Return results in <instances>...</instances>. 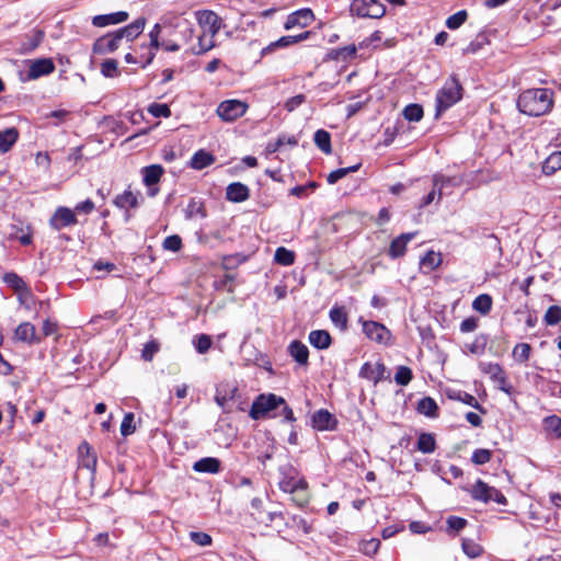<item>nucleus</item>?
<instances>
[{
  "mask_svg": "<svg viewBox=\"0 0 561 561\" xmlns=\"http://www.w3.org/2000/svg\"><path fill=\"white\" fill-rule=\"evenodd\" d=\"M553 91L548 88H533L523 91L517 98V108L528 116H541L553 107Z\"/></svg>",
  "mask_w": 561,
  "mask_h": 561,
  "instance_id": "obj_1",
  "label": "nucleus"
},
{
  "mask_svg": "<svg viewBox=\"0 0 561 561\" xmlns=\"http://www.w3.org/2000/svg\"><path fill=\"white\" fill-rule=\"evenodd\" d=\"M463 94V88L456 75L449 76L435 96V118L456 105Z\"/></svg>",
  "mask_w": 561,
  "mask_h": 561,
  "instance_id": "obj_2",
  "label": "nucleus"
},
{
  "mask_svg": "<svg viewBox=\"0 0 561 561\" xmlns=\"http://www.w3.org/2000/svg\"><path fill=\"white\" fill-rule=\"evenodd\" d=\"M282 404H285L283 397L275 393H260L251 404L249 416L254 421L276 417Z\"/></svg>",
  "mask_w": 561,
  "mask_h": 561,
  "instance_id": "obj_3",
  "label": "nucleus"
},
{
  "mask_svg": "<svg viewBox=\"0 0 561 561\" xmlns=\"http://www.w3.org/2000/svg\"><path fill=\"white\" fill-rule=\"evenodd\" d=\"M471 496L476 501H480L482 503H489L491 501L506 505L507 499L506 496L496 488L489 485L483 480L478 479L471 488Z\"/></svg>",
  "mask_w": 561,
  "mask_h": 561,
  "instance_id": "obj_4",
  "label": "nucleus"
},
{
  "mask_svg": "<svg viewBox=\"0 0 561 561\" xmlns=\"http://www.w3.org/2000/svg\"><path fill=\"white\" fill-rule=\"evenodd\" d=\"M358 321L362 323L363 333L368 340L382 345L392 344L391 331L385 324L374 320H364L363 317Z\"/></svg>",
  "mask_w": 561,
  "mask_h": 561,
  "instance_id": "obj_5",
  "label": "nucleus"
},
{
  "mask_svg": "<svg viewBox=\"0 0 561 561\" xmlns=\"http://www.w3.org/2000/svg\"><path fill=\"white\" fill-rule=\"evenodd\" d=\"M248 110L247 103L239 100H226L217 107V114L224 122H233L243 116Z\"/></svg>",
  "mask_w": 561,
  "mask_h": 561,
  "instance_id": "obj_6",
  "label": "nucleus"
},
{
  "mask_svg": "<svg viewBox=\"0 0 561 561\" xmlns=\"http://www.w3.org/2000/svg\"><path fill=\"white\" fill-rule=\"evenodd\" d=\"M294 471L295 469L291 466L280 468L282 478L278 486L285 493L293 494L298 491H305L308 488V483L304 478L296 479L291 474Z\"/></svg>",
  "mask_w": 561,
  "mask_h": 561,
  "instance_id": "obj_7",
  "label": "nucleus"
},
{
  "mask_svg": "<svg viewBox=\"0 0 561 561\" xmlns=\"http://www.w3.org/2000/svg\"><path fill=\"white\" fill-rule=\"evenodd\" d=\"M121 38L115 31L96 38L92 46V51L96 55H106L116 51L121 46Z\"/></svg>",
  "mask_w": 561,
  "mask_h": 561,
  "instance_id": "obj_8",
  "label": "nucleus"
},
{
  "mask_svg": "<svg viewBox=\"0 0 561 561\" xmlns=\"http://www.w3.org/2000/svg\"><path fill=\"white\" fill-rule=\"evenodd\" d=\"M339 420L327 409H320L311 415V426L319 432L335 431Z\"/></svg>",
  "mask_w": 561,
  "mask_h": 561,
  "instance_id": "obj_9",
  "label": "nucleus"
},
{
  "mask_svg": "<svg viewBox=\"0 0 561 561\" xmlns=\"http://www.w3.org/2000/svg\"><path fill=\"white\" fill-rule=\"evenodd\" d=\"M313 20L314 14L312 10L309 8H302L287 15L284 28L288 31L296 26L307 27L313 22Z\"/></svg>",
  "mask_w": 561,
  "mask_h": 561,
  "instance_id": "obj_10",
  "label": "nucleus"
},
{
  "mask_svg": "<svg viewBox=\"0 0 561 561\" xmlns=\"http://www.w3.org/2000/svg\"><path fill=\"white\" fill-rule=\"evenodd\" d=\"M96 455L92 451L87 442H82L78 447V470H88L93 476L96 467Z\"/></svg>",
  "mask_w": 561,
  "mask_h": 561,
  "instance_id": "obj_11",
  "label": "nucleus"
},
{
  "mask_svg": "<svg viewBox=\"0 0 561 561\" xmlns=\"http://www.w3.org/2000/svg\"><path fill=\"white\" fill-rule=\"evenodd\" d=\"M311 34H312L311 31H305L298 35L282 36L277 41H275V42L271 43L270 45H267L266 47H264L262 49V56H265L266 54L274 51L276 48H286L294 44L304 42V41L308 39L311 36Z\"/></svg>",
  "mask_w": 561,
  "mask_h": 561,
  "instance_id": "obj_12",
  "label": "nucleus"
},
{
  "mask_svg": "<svg viewBox=\"0 0 561 561\" xmlns=\"http://www.w3.org/2000/svg\"><path fill=\"white\" fill-rule=\"evenodd\" d=\"M145 25L146 19L140 16L131 23L115 30V32L121 41L126 39V42H133L144 32Z\"/></svg>",
  "mask_w": 561,
  "mask_h": 561,
  "instance_id": "obj_13",
  "label": "nucleus"
},
{
  "mask_svg": "<svg viewBox=\"0 0 561 561\" xmlns=\"http://www.w3.org/2000/svg\"><path fill=\"white\" fill-rule=\"evenodd\" d=\"M416 232H405L396 237L389 245L388 256L392 260L402 257L405 254L408 243L414 239Z\"/></svg>",
  "mask_w": 561,
  "mask_h": 561,
  "instance_id": "obj_14",
  "label": "nucleus"
},
{
  "mask_svg": "<svg viewBox=\"0 0 561 561\" xmlns=\"http://www.w3.org/2000/svg\"><path fill=\"white\" fill-rule=\"evenodd\" d=\"M386 366L381 362H377L373 366L369 362L362 365L358 376L360 378L373 381L375 385L385 378Z\"/></svg>",
  "mask_w": 561,
  "mask_h": 561,
  "instance_id": "obj_15",
  "label": "nucleus"
},
{
  "mask_svg": "<svg viewBox=\"0 0 561 561\" xmlns=\"http://www.w3.org/2000/svg\"><path fill=\"white\" fill-rule=\"evenodd\" d=\"M142 199L139 192L134 193L130 190H125L114 198V205L121 209L129 210L139 207Z\"/></svg>",
  "mask_w": 561,
  "mask_h": 561,
  "instance_id": "obj_16",
  "label": "nucleus"
},
{
  "mask_svg": "<svg viewBox=\"0 0 561 561\" xmlns=\"http://www.w3.org/2000/svg\"><path fill=\"white\" fill-rule=\"evenodd\" d=\"M128 12L116 11L107 14H99L92 18V24L96 27H105L108 25H116L124 23L128 20Z\"/></svg>",
  "mask_w": 561,
  "mask_h": 561,
  "instance_id": "obj_17",
  "label": "nucleus"
},
{
  "mask_svg": "<svg viewBox=\"0 0 561 561\" xmlns=\"http://www.w3.org/2000/svg\"><path fill=\"white\" fill-rule=\"evenodd\" d=\"M192 469L198 473L217 474L222 470V466L219 458L203 457L193 463Z\"/></svg>",
  "mask_w": 561,
  "mask_h": 561,
  "instance_id": "obj_18",
  "label": "nucleus"
},
{
  "mask_svg": "<svg viewBox=\"0 0 561 561\" xmlns=\"http://www.w3.org/2000/svg\"><path fill=\"white\" fill-rule=\"evenodd\" d=\"M55 69L54 62L49 58H41L33 60L30 65L28 79H37L51 73Z\"/></svg>",
  "mask_w": 561,
  "mask_h": 561,
  "instance_id": "obj_19",
  "label": "nucleus"
},
{
  "mask_svg": "<svg viewBox=\"0 0 561 561\" xmlns=\"http://www.w3.org/2000/svg\"><path fill=\"white\" fill-rule=\"evenodd\" d=\"M198 22L201 25L209 27L211 36H215L224 25L222 19L211 10L198 12Z\"/></svg>",
  "mask_w": 561,
  "mask_h": 561,
  "instance_id": "obj_20",
  "label": "nucleus"
},
{
  "mask_svg": "<svg viewBox=\"0 0 561 561\" xmlns=\"http://www.w3.org/2000/svg\"><path fill=\"white\" fill-rule=\"evenodd\" d=\"M250 197L249 187L241 182H232L226 187V199L232 203H243Z\"/></svg>",
  "mask_w": 561,
  "mask_h": 561,
  "instance_id": "obj_21",
  "label": "nucleus"
},
{
  "mask_svg": "<svg viewBox=\"0 0 561 561\" xmlns=\"http://www.w3.org/2000/svg\"><path fill=\"white\" fill-rule=\"evenodd\" d=\"M237 392L238 388L236 386L228 382L220 383L216 387L215 402L224 412H227L226 403L230 400H234Z\"/></svg>",
  "mask_w": 561,
  "mask_h": 561,
  "instance_id": "obj_22",
  "label": "nucleus"
},
{
  "mask_svg": "<svg viewBox=\"0 0 561 561\" xmlns=\"http://www.w3.org/2000/svg\"><path fill=\"white\" fill-rule=\"evenodd\" d=\"M288 353L293 357V359L299 364L307 366L309 364V350L299 340H294L288 345Z\"/></svg>",
  "mask_w": 561,
  "mask_h": 561,
  "instance_id": "obj_23",
  "label": "nucleus"
},
{
  "mask_svg": "<svg viewBox=\"0 0 561 561\" xmlns=\"http://www.w3.org/2000/svg\"><path fill=\"white\" fill-rule=\"evenodd\" d=\"M356 51L357 48L354 44L339 48H332L327 53L324 60L345 62L353 59L356 56Z\"/></svg>",
  "mask_w": 561,
  "mask_h": 561,
  "instance_id": "obj_24",
  "label": "nucleus"
},
{
  "mask_svg": "<svg viewBox=\"0 0 561 561\" xmlns=\"http://www.w3.org/2000/svg\"><path fill=\"white\" fill-rule=\"evenodd\" d=\"M215 161L216 157L211 152L205 149H199L192 156L188 165L192 169L199 171L211 165Z\"/></svg>",
  "mask_w": 561,
  "mask_h": 561,
  "instance_id": "obj_25",
  "label": "nucleus"
},
{
  "mask_svg": "<svg viewBox=\"0 0 561 561\" xmlns=\"http://www.w3.org/2000/svg\"><path fill=\"white\" fill-rule=\"evenodd\" d=\"M309 343L317 350H328L332 344V337L327 330H313L308 335Z\"/></svg>",
  "mask_w": 561,
  "mask_h": 561,
  "instance_id": "obj_26",
  "label": "nucleus"
},
{
  "mask_svg": "<svg viewBox=\"0 0 561 561\" xmlns=\"http://www.w3.org/2000/svg\"><path fill=\"white\" fill-rule=\"evenodd\" d=\"M140 173L145 185L159 184L164 173V169L161 164H150L141 168Z\"/></svg>",
  "mask_w": 561,
  "mask_h": 561,
  "instance_id": "obj_27",
  "label": "nucleus"
},
{
  "mask_svg": "<svg viewBox=\"0 0 561 561\" xmlns=\"http://www.w3.org/2000/svg\"><path fill=\"white\" fill-rule=\"evenodd\" d=\"M448 398L451 400L460 401L481 413H486V410L478 402V400L470 393L461 390H454L447 393Z\"/></svg>",
  "mask_w": 561,
  "mask_h": 561,
  "instance_id": "obj_28",
  "label": "nucleus"
},
{
  "mask_svg": "<svg viewBox=\"0 0 561 561\" xmlns=\"http://www.w3.org/2000/svg\"><path fill=\"white\" fill-rule=\"evenodd\" d=\"M185 219H193L195 217L205 218L207 216V211L205 208V204L201 198L192 197L188 201V204L184 210Z\"/></svg>",
  "mask_w": 561,
  "mask_h": 561,
  "instance_id": "obj_29",
  "label": "nucleus"
},
{
  "mask_svg": "<svg viewBox=\"0 0 561 561\" xmlns=\"http://www.w3.org/2000/svg\"><path fill=\"white\" fill-rule=\"evenodd\" d=\"M438 405L436 401L432 397H423L419 400L416 411L420 414H423L427 417H437L438 416Z\"/></svg>",
  "mask_w": 561,
  "mask_h": 561,
  "instance_id": "obj_30",
  "label": "nucleus"
},
{
  "mask_svg": "<svg viewBox=\"0 0 561 561\" xmlns=\"http://www.w3.org/2000/svg\"><path fill=\"white\" fill-rule=\"evenodd\" d=\"M49 224L55 230L70 226V208L59 207L51 216Z\"/></svg>",
  "mask_w": 561,
  "mask_h": 561,
  "instance_id": "obj_31",
  "label": "nucleus"
},
{
  "mask_svg": "<svg viewBox=\"0 0 561 561\" xmlns=\"http://www.w3.org/2000/svg\"><path fill=\"white\" fill-rule=\"evenodd\" d=\"M313 141L323 153H332L331 134L328 130L318 129L313 135Z\"/></svg>",
  "mask_w": 561,
  "mask_h": 561,
  "instance_id": "obj_32",
  "label": "nucleus"
},
{
  "mask_svg": "<svg viewBox=\"0 0 561 561\" xmlns=\"http://www.w3.org/2000/svg\"><path fill=\"white\" fill-rule=\"evenodd\" d=\"M416 448L423 454H432L436 449V439L432 433H421L417 437Z\"/></svg>",
  "mask_w": 561,
  "mask_h": 561,
  "instance_id": "obj_33",
  "label": "nucleus"
},
{
  "mask_svg": "<svg viewBox=\"0 0 561 561\" xmlns=\"http://www.w3.org/2000/svg\"><path fill=\"white\" fill-rule=\"evenodd\" d=\"M16 340L25 343H33L36 340L35 327L30 322L21 323L15 330Z\"/></svg>",
  "mask_w": 561,
  "mask_h": 561,
  "instance_id": "obj_34",
  "label": "nucleus"
},
{
  "mask_svg": "<svg viewBox=\"0 0 561 561\" xmlns=\"http://www.w3.org/2000/svg\"><path fill=\"white\" fill-rule=\"evenodd\" d=\"M331 322L342 331L347 329V313L343 307L334 306L329 312Z\"/></svg>",
  "mask_w": 561,
  "mask_h": 561,
  "instance_id": "obj_35",
  "label": "nucleus"
},
{
  "mask_svg": "<svg viewBox=\"0 0 561 561\" xmlns=\"http://www.w3.org/2000/svg\"><path fill=\"white\" fill-rule=\"evenodd\" d=\"M18 138L19 133L14 127L0 130V150L2 152L9 151L16 142Z\"/></svg>",
  "mask_w": 561,
  "mask_h": 561,
  "instance_id": "obj_36",
  "label": "nucleus"
},
{
  "mask_svg": "<svg viewBox=\"0 0 561 561\" xmlns=\"http://www.w3.org/2000/svg\"><path fill=\"white\" fill-rule=\"evenodd\" d=\"M296 253L285 247H278L274 253V261L282 266H290L295 263Z\"/></svg>",
  "mask_w": 561,
  "mask_h": 561,
  "instance_id": "obj_37",
  "label": "nucleus"
},
{
  "mask_svg": "<svg viewBox=\"0 0 561 561\" xmlns=\"http://www.w3.org/2000/svg\"><path fill=\"white\" fill-rule=\"evenodd\" d=\"M440 255L432 250L428 251L420 261L421 268L424 270V273L433 272L440 265Z\"/></svg>",
  "mask_w": 561,
  "mask_h": 561,
  "instance_id": "obj_38",
  "label": "nucleus"
},
{
  "mask_svg": "<svg viewBox=\"0 0 561 561\" xmlns=\"http://www.w3.org/2000/svg\"><path fill=\"white\" fill-rule=\"evenodd\" d=\"M492 305H493V299L489 294H481V295L477 296L474 298V300L472 301L473 310H476L477 312H479L483 316L488 314L491 311Z\"/></svg>",
  "mask_w": 561,
  "mask_h": 561,
  "instance_id": "obj_39",
  "label": "nucleus"
},
{
  "mask_svg": "<svg viewBox=\"0 0 561 561\" xmlns=\"http://www.w3.org/2000/svg\"><path fill=\"white\" fill-rule=\"evenodd\" d=\"M432 182L434 186H439V188H447L459 186L462 180L458 176H446L442 173H435L432 176Z\"/></svg>",
  "mask_w": 561,
  "mask_h": 561,
  "instance_id": "obj_40",
  "label": "nucleus"
},
{
  "mask_svg": "<svg viewBox=\"0 0 561 561\" xmlns=\"http://www.w3.org/2000/svg\"><path fill=\"white\" fill-rule=\"evenodd\" d=\"M139 49L145 50L139 54V65L142 69H146L153 62L157 51L160 48H152L149 46V43H142L139 45Z\"/></svg>",
  "mask_w": 561,
  "mask_h": 561,
  "instance_id": "obj_41",
  "label": "nucleus"
},
{
  "mask_svg": "<svg viewBox=\"0 0 561 561\" xmlns=\"http://www.w3.org/2000/svg\"><path fill=\"white\" fill-rule=\"evenodd\" d=\"M2 280L8 287L12 288L14 291H22L27 289L23 278L15 272L4 273L2 276Z\"/></svg>",
  "mask_w": 561,
  "mask_h": 561,
  "instance_id": "obj_42",
  "label": "nucleus"
},
{
  "mask_svg": "<svg viewBox=\"0 0 561 561\" xmlns=\"http://www.w3.org/2000/svg\"><path fill=\"white\" fill-rule=\"evenodd\" d=\"M561 170V151L550 154L542 163V173L552 175Z\"/></svg>",
  "mask_w": 561,
  "mask_h": 561,
  "instance_id": "obj_43",
  "label": "nucleus"
},
{
  "mask_svg": "<svg viewBox=\"0 0 561 561\" xmlns=\"http://www.w3.org/2000/svg\"><path fill=\"white\" fill-rule=\"evenodd\" d=\"M375 3V0H353L350 5V12L352 15L358 18H366L370 7Z\"/></svg>",
  "mask_w": 561,
  "mask_h": 561,
  "instance_id": "obj_44",
  "label": "nucleus"
},
{
  "mask_svg": "<svg viewBox=\"0 0 561 561\" xmlns=\"http://www.w3.org/2000/svg\"><path fill=\"white\" fill-rule=\"evenodd\" d=\"M285 527L287 528H297L301 529L304 534H309L312 529L311 525L307 522L306 518L299 515H290L286 518Z\"/></svg>",
  "mask_w": 561,
  "mask_h": 561,
  "instance_id": "obj_45",
  "label": "nucleus"
},
{
  "mask_svg": "<svg viewBox=\"0 0 561 561\" xmlns=\"http://www.w3.org/2000/svg\"><path fill=\"white\" fill-rule=\"evenodd\" d=\"M402 114L408 122H420L424 116V110L421 104L411 103L403 108Z\"/></svg>",
  "mask_w": 561,
  "mask_h": 561,
  "instance_id": "obj_46",
  "label": "nucleus"
},
{
  "mask_svg": "<svg viewBox=\"0 0 561 561\" xmlns=\"http://www.w3.org/2000/svg\"><path fill=\"white\" fill-rule=\"evenodd\" d=\"M489 342V335L485 333H480L476 336L472 343L467 344L466 347L471 354L481 355L484 353L485 347Z\"/></svg>",
  "mask_w": 561,
  "mask_h": 561,
  "instance_id": "obj_47",
  "label": "nucleus"
},
{
  "mask_svg": "<svg viewBox=\"0 0 561 561\" xmlns=\"http://www.w3.org/2000/svg\"><path fill=\"white\" fill-rule=\"evenodd\" d=\"M193 345L198 354H206L211 345V336L205 333L197 334L193 337Z\"/></svg>",
  "mask_w": 561,
  "mask_h": 561,
  "instance_id": "obj_48",
  "label": "nucleus"
},
{
  "mask_svg": "<svg viewBox=\"0 0 561 561\" xmlns=\"http://www.w3.org/2000/svg\"><path fill=\"white\" fill-rule=\"evenodd\" d=\"M103 124L110 131L116 134L117 136L125 135L128 129L123 121L116 119L113 116L104 117Z\"/></svg>",
  "mask_w": 561,
  "mask_h": 561,
  "instance_id": "obj_49",
  "label": "nucleus"
},
{
  "mask_svg": "<svg viewBox=\"0 0 561 561\" xmlns=\"http://www.w3.org/2000/svg\"><path fill=\"white\" fill-rule=\"evenodd\" d=\"M461 548L463 553L470 559H476L483 553V548L472 539H463Z\"/></svg>",
  "mask_w": 561,
  "mask_h": 561,
  "instance_id": "obj_50",
  "label": "nucleus"
},
{
  "mask_svg": "<svg viewBox=\"0 0 561 561\" xmlns=\"http://www.w3.org/2000/svg\"><path fill=\"white\" fill-rule=\"evenodd\" d=\"M101 73L105 78H116L119 76L118 62L116 59L107 58L101 64Z\"/></svg>",
  "mask_w": 561,
  "mask_h": 561,
  "instance_id": "obj_51",
  "label": "nucleus"
},
{
  "mask_svg": "<svg viewBox=\"0 0 561 561\" xmlns=\"http://www.w3.org/2000/svg\"><path fill=\"white\" fill-rule=\"evenodd\" d=\"M491 380L495 383L499 390L505 392L508 396L514 393V387L510 383L504 369H501L500 374H496V377H493Z\"/></svg>",
  "mask_w": 561,
  "mask_h": 561,
  "instance_id": "obj_52",
  "label": "nucleus"
},
{
  "mask_svg": "<svg viewBox=\"0 0 561 561\" xmlns=\"http://www.w3.org/2000/svg\"><path fill=\"white\" fill-rule=\"evenodd\" d=\"M413 379V371L408 366H398L394 374V381L399 386H408Z\"/></svg>",
  "mask_w": 561,
  "mask_h": 561,
  "instance_id": "obj_53",
  "label": "nucleus"
},
{
  "mask_svg": "<svg viewBox=\"0 0 561 561\" xmlns=\"http://www.w3.org/2000/svg\"><path fill=\"white\" fill-rule=\"evenodd\" d=\"M93 209H94V203L90 198H87L85 201L78 203L72 208V225H75L77 222V219H76L77 216L89 215L90 213L93 211Z\"/></svg>",
  "mask_w": 561,
  "mask_h": 561,
  "instance_id": "obj_54",
  "label": "nucleus"
},
{
  "mask_svg": "<svg viewBox=\"0 0 561 561\" xmlns=\"http://www.w3.org/2000/svg\"><path fill=\"white\" fill-rule=\"evenodd\" d=\"M467 18H468V12L466 10H460V11L451 14L450 16H448L445 22V25L449 30H453V31L457 30L467 21Z\"/></svg>",
  "mask_w": 561,
  "mask_h": 561,
  "instance_id": "obj_55",
  "label": "nucleus"
},
{
  "mask_svg": "<svg viewBox=\"0 0 561 561\" xmlns=\"http://www.w3.org/2000/svg\"><path fill=\"white\" fill-rule=\"evenodd\" d=\"M543 424L546 430L552 433L556 438H561V417L557 415H549L545 417Z\"/></svg>",
  "mask_w": 561,
  "mask_h": 561,
  "instance_id": "obj_56",
  "label": "nucleus"
},
{
  "mask_svg": "<svg viewBox=\"0 0 561 561\" xmlns=\"http://www.w3.org/2000/svg\"><path fill=\"white\" fill-rule=\"evenodd\" d=\"M531 347L528 343H518L513 350V357L518 363H525L529 359Z\"/></svg>",
  "mask_w": 561,
  "mask_h": 561,
  "instance_id": "obj_57",
  "label": "nucleus"
},
{
  "mask_svg": "<svg viewBox=\"0 0 561 561\" xmlns=\"http://www.w3.org/2000/svg\"><path fill=\"white\" fill-rule=\"evenodd\" d=\"M546 325H557L561 321V307L552 305L548 308L543 316Z\"/></svg>",
  "mask_w": 561,
  "mask_h": 561,
  "instance_id": "obj_58",
  "label": "nucleus"
},
{
  "mask_svg": "<svg viewBox=\"0 0 561 561\" xmlns=\"http://www.w3.org/2000/svg\"><path fill=\"white\" fill-rule=\"evenodd\" d=\"M489 44L488 36L483 33L477 35V37L469 43L463 49V54H477L484 45Z\"/></svg>",
  "mask_w": 561,
  "mask_h": 561,
  "instance_id": "obj_59",
  "label": "nucleus"
},
{
  "mask_svg": "<svg viewBox=\"0 0 561 561\" xmlns=\"http://www.w3.org/2000/svg\"><path fill=\"white\" fill-rule=\"evenodd\" d=\"M135 414L133 412H128L124 415L123 421L121 423V434L124 437H127L135 433Z\"/></svg>",
  "mask_w": 561,
  "mask_h": 561,
  "instance_id": "obj_60",
  "label": "nucleus"
},
{
  "mask_svg": "<svg viewBox=\"0 0 561 561\" xmlns=\"http://www.w3.org/2000/svg\"><path fill=\"white\" fill-rule=\"evenodd\" d=\"M380 547V540L377 538H371L368 540H363L359 543V550L368 557H373L377 553Z\"/></svg>",
  "mask_w": 561,
  "mask_h": 561,
  "instance_id": "obj_61",
  "label": "nucleus"
},
{
  "mask_svg": "<svg viewBox=\"0 0 561 561\" xmlns=\"http://www.w3.org/2000/svg\"><path fill=\"white\" fill-rule=\"evenodd\" d=\"M148 112L153 116V117H164V118H168L171 116V110H170V106L165 103H151L149 106H148Z\"/></svg>",
  "mask_w": 561,
  "mask_h": 561,
  "instance_id": "obj_62",
  "label": "nucleus"
},
{
  "mask_svg": "<svg viewBox=\"0 0 561 561\" xmlns=\"http://www.w3.org/2000/svg\"><path fill=\"white\" fill-rule=\"evenodd\" d=\"M492 458V451L485 448L474 449L471 456V461L474 465L481 466L488 463Z\"/></svg>",
  "mask_w": 561,
  "mask_h": 561,
  "instance_id": "obj_63",
  "label": "nucleus"
},
{
  "mask_svg": "<svg viewBox=\"0 0 561 561\" xmlns=\"http://www.w3.org/2000/svg\"><path fill=\"white\" fill-rule=\"evenodd\" d=\"M182 239L178 234L168 236L162 243L164 250L178 252L182 249Z\"/></svg>",
  "mask_w": 561,
  "mask_h": 561,
  "instance_id": "obj_64",
  "label": "nucleus"
}]
</instances>
